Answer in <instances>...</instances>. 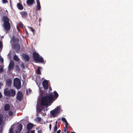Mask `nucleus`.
<instances>
[{"instance_id": "35", "label": "nucleus", "mask_w": 133, "mask_h": 133, "mask_svg": "<svg viewBox=\"0 0 133 133\" xmlns=\"http://www.w3.org/2000/svg\"><path fill=\"white\" fill-rule=\"evenodd\" d=\"M67 131H68V127H65V128H64V132H65L66 131H67Z\"/></svg>"}, {"instance_id": "42", "label": "nucleus", "mask_w": 133, "mask_h": 133, "mask_svg": "<svg viewBox=\"0 0 133 133\" xmlns=\"http://www.w3.org/2000/svg\"><path fill=\"white\" fill-rule=\"evenodd\" d=\"M61 131V130H59L56 133H60Z\"/></svg>"}, {"instance_id": "24", "label": "nucleus", "mask_w": 133, "mask_h": 133, "mask_svg": "<svg viewBox=\"0 0 133 133\" xmlns=\"http://www.w3.org/2000/svg\"><path fill=\"white\" fill-rule=\"evenodd\" d=\"M42 69L41 67H38V69L37 70V72L38 74H41V72H40V69Z\"/></svg>"}, {"instance_id": "8", "label": "nucleus", "mask_w": 133, "mask_h": 133, "mask_svg": "<svg viewBox=\"0 0 133 133\" xmlns=\"http://www.w3.org/2000/svg\"><path fill=\"white\" fill-rule=\"evenodd\" d=\"M22 18H26L28 15V13L26 11H22L20 12Z\"/></svg>"}, {"instance_id": "53", "label": "nucleus", "mask_w": 133, "mask_h": 133, "mask_svg": "<svg viewBox=\"0 0 133 133\" xmlns=\"http://www.w3.org/2000/svg\"><path fill=\"white\" fill-rule=\"evenodd\" d=\"M1 66H2V65H0V67Z\"/></svg>"}, {"instance_id": "54", "label": "nucleus", "mask_w": 133, "mask_h": 133, "mask_svg": "<svg viewBox=\"0 0 133 133\" xmlns=\"http://www.w3.org/2000/svg\"><path fill=\"white\" fill-rule=\"evenodd\" d=\"M71 133H74V132H71Z\"/></svg>"}, {"instance_id": "19", "label": "nucleus", "mask_w": 133, "mask_h": 133, "mask_svg": "<svg viewBox=\"0 0 133 133\" xmlns=\"http://www.w3.org/2000/svg\"><path fill=\"white\" fill-rule=\"evenodd\" d=\"M23 57L24 59L27 62L30 59V57L29 56L25 54H24L23 55Z\"/></svg>"}, {"instance_id": "23", "label": "nucleus", "mask_w": 133, "mask_h": 133, "mask_svg": "<svg viewBox=\"0 0 133 133\" xmlns=\"http://www.w3.org/2000/svg\"><path fill=\"white\" fill-rule=\"evenodd\" d=\"M15 64L13 61H11L8 66H14Z\"/></svg>"}, {"instance_id": "14", "label": "nucleus", "mask_w": 133, "mask_h": 133, "mask_svg": "<svg viewBox=\"0 0 133 133\" xmlns=\"http://www.w3.org/2000/svg\"><path fill=\"white\" fill-rule=\"evenodd\" d=\"M36 0L37 2L36 9L38 10H40L41 8V6L40 2L39 0Z\"/></svg>"}, {"instance_id": "46", "label": "nucleus", "mask_w": 133, "mask_h": 133, "mask_svg": "<svg viewBox=\"0 0 133 133\" xmlns=\"http://www.w3.org/2000/svg\"><path fill=\"white\" fill-rule=\"evenodd\" d=\"M49 88V90H51H51L52 89H51V87L50 86Z\"/></svg>"}, {"instance_id": "18", "label": "nucleus", "mask_w": 133, "mask_h": 133, "mask_svg": "<svg viewBox=\"0 0 133 133\" xmlns=\"http://www.w3.org/2000/svg\"><path fill=\"white\" fill-rule=\"evenodd\" d=\"M13 45L14 48H16L18 50H19L20 49V45L18 43L15 44L14 43L13 44Z\"/></svg>"}, {"instance_id": "48", "label": "nucleus", "mask_w": 133, "mask_h": 133, "mask_svg": "<svg viewBox=\"0 0 133 133\" xmlns=\"http://www.w3.org/2000/svg\"><path fill=\"white\" fill-rule=\"evenodd\" d=\"M41 132V131L40 130H38V133H40V132Z\"/></svg>"}, {"instance_id": "20", "label": "nucleus", "mask_w": 133, "mask_h": 133, "mask_svg": "<svg viewBox=\"0 0 133 133\" xmlns=\"http://www.w3.org/2000/svg\"><path fill=\"white\" fill-rule=\"evenodd\" d=\"M10 106L8 104H6L4 107V109L5 111H7L10 108Z\"/></svg>"}, {"instance_id": "1", "label": "nucleus", "mask_w": 133, "mask_h": 133, "mask_svg": "<svg viewBox=\"0 0 133 133\" xmlns=\"http://www.w3.org/2000/svg\"><path fill=\"white\" fill-rule=\"evenodd\" d=\"M58 96L57 92L55 91L54 95L52 93L47 94L46 96L43 97L41 99V105L47 106L53 100H56Z\"/></svg>"}, {"instance_id": "12", "label": "nucleus", "mask_w": 133, "mask_h": 133, "mask_svg": "<svg viewBox=\"0 0 133 133\" xmlns=\"http://www.w3.org/2000/svg\"><path fill=\"white\" fill-rule=\"evenodd\" d=\"M22 129V125L21 124H20L18 125L17 128V130L16 132L19 133L21 132Z\"/></svg>"}, {"instance_id": "4", "label": "nucleus", "mask_w": 133, "mask_h": 133, "mask_svg": "<svg viewBox=\"0 0 133 133\" xmlns=\"http://www.w3.org/2000/svg\"><path fill=\"white\" fill-rule=\"evenodd\" d=\"M61 112L60 108L59 106H57L56 108L50 111V114L52 116L55 117L56 115Z\"/></svg>"}, {"instance_id": "38", "label": "nucleus", "mask_w": 133, "mask_h": 133, "mask_svg": "<svg viewBox=\"0 0 133 133\" xmlns=\"http://www.w3.org/2000/svg\"><path fill=\"white\" fill-rule=\"evenodd\" d=\"M65 127H68V123L67 121H66L65 122Z\"/></svg>"}, {"instance_id": "39", "label": "nucleus", "mask_w": 133, "mask_h": 133, "mask_svg": "<svg viewBox=\"0 0 133 133\" xmlns=\"http://www.w3.org/2000/svg\"><path fill=\"white\" fill-rule=\"evenodd\" d=\"M2 44L1 41H0V49H1L2 46Z\"/></svg>"}, {"instance_id": "17", "label": "nucleus", "mask_w": 133, "mask_h": 133, "mask_svg": "<svg viewBox=\"0 0 133 133\" xmlns=\"http://www.w3.org/2000/svg\"><path fill=\"white\" fill-rule=\"evenodd\" d=\"M33 125L31 123H28L27 125V129L29 131L33 127Z\"/></svg>"}, {"instance_id": "30", "label": "nucleus", "mask_w": 133, "mask_h": 133, "mask_svg": "<svg viewBox=\"0 0 133 133\" xmlns=\"http://www.w3.org/2000/svg\"><path fill=\"white\" fill-rule=\"evenodd\" d=\"M13 129L12 128H11L9 130V133H13Z\"/></svg>"}, {"instance_id": "55", "label": "nucleus", "mask_w": 133, "mask_h": 133, "mask_svg": "<svg viewBox=\"0 0 133 133\" xmlns=\"http://www.w3.org/2000/svg\"><path fill=\"white\" fill-rule=\"evenodd\" d=\"M23 67V68H24L25 67Z\"/></svg>"}, {"instance_id": "37", "label": "nucleus", "mask_w": 133, "mask_h": 133, "mask_svg": "<svg viewBox=\"0 0 133 133\" xmlns=\"http://www.w3.org/2000/svg\"><path fill=\"white\" fill-rule=\"evenodd\" d=\"M16 69L18 71H19L20 70L19 67H16Z\"/></svg>"}, {"instance_id": "28", "label": "nucleus", "mask_w": 133, "mask_h": 133, "mask_svg": "<svg viewBox=\"0 0 133 133\" xmlns=\"http://www.w3.org/2000/svg\"><path fill=\"white\" fill-rule=\"evenodd\" d=\"M0 61L2 64L3 63V59L1 56H0Z\"/></svg>"}, {"instance_id": "11", "label": "nucleus", "mask_w": 133, "mask_h": 133, "mask_svg": "<svg viewBox=\"0 0 133 133\" xmlns=\"http://www.w3.org/2000/svg\"><path fill=\"white\" fill-rule=\"evenodd\" d=\"M27 4L29 6L32 5L35 2L34 0H27Z\"/></svg>"}, {"instance_id": "25", "label": "nucleus", "mask_w": 133, "mask_h": 133, "mask_svg": "<svg viewBox=\"0 0 133 133\" xmlns=\"http://www.w3.org/2000/svg\"><path fill=\"white\" fill-rule=\"evenodd\" d=\"M41 118L40 117H37L35 119V121L38 122H41Z\"/></svg>"}, {"instance_id": "51", "label": "nucleus", "mask_w": 133, "mask_h": 133, "mask_svg": "<svg viewBox=\"0 0 133 133\" xmlns=\"http://www.w3.org/2000/svg\"><path fill=\"white\" fill-rule=\"evenodd\" d=\"M67 133H70L68 131H67Z\"/></svg>"}, {"instance_id": "21", "label": "nucleus", "mask_w": 133, "mask_h": 133, "mask_svg": "<svg viewBox=\"0 0 133 133\" xmlns=\"http://www.w3.org/2000/svg\"><path fill=\"white\" fill-rule=\"evenodd\" d=\"M17 6L19 9L21 10L23 9V6L21 4L19 3H18L17 4Z\"/></svg>"}, {"instance_id": "31", "label": "nucleus", "mask_w": 133, "mask_h": 133, "mask_svg": "<svg viewBox=\"0 0 133 133\" xmlns=\"http://www.w3.org/2000/svg\"><path fill=\"white\" fill-rule=\"evenodd\" d=\"M8 115H9L10 116L13 115V112L11 111H9L8 112Z\"/></svg>"}, {"instance_id": "52", "label": "nucleus", "mask_w": 133, "mask_h": 133, "mask_svg": "<svg viewBox=\"0 0 133 133\" xmlns=\"http://www.w3.org/2000/svg\"><path fill=\"white\" fill-rule=\"evenodd\" d=\"M16 66L17 67V66H19L18 65H16Z\"/></svg>"}, {"instance_id": "2", "label": "nucleus", "mask_w": 133, "mask_h": 133, "mask_svg": "<svg viewBox=\"0 0 133 133\" xmlns=\"http://www.w3.org/2000/svg\"><path fill=\"white\" fill-rule=\"evenodd\" d=\"M33 55L34 59L35 61L42 63H44V61L42 57H40L38 54L34 52L33 53Z\"/></svg>"}, {"instance_id": "47", "label": "nucleus", "mask_w": 133, "mask_h": 133, "mask_svg": "<svg viewBox=\"0 0 133 133\" xmlns=\"http://www.w3.org/2000/svg\"><path fill=\"white\" fill-rule=\"evenodd\" d=\"M2 95L1 94V93L0 92V98H1L2 97Z\"/></svg>"}, {"instance_id": "32", "label": "nucleus", "mask_w": 133, "mask_h": 133, "mask_svg": "<svg viewBox=\"0 0 133 133\" xmlns=\"http://www.w3.org/2000/svg\"><path fill=\"white\" fill-rule=\"evenodd\" d=\"M62 121H63V122H66V121H66V119L65 118H64V117H62Z\"/></svg>"}, {"instance_id": "13", "label": "nucleus", "mask_w": 133, "mask_h": 133, "mask_svg": "<svg viewBox=\"0 0 133 133\" xmlns=\"http://www.w3.org/2000/svg\"><path fill=\"white\" fill-rule=\"evenodd\" d=\"M12 40L13 42L15 44L18 43L19 41L18 38H16L14 36L12 37Z\"/></svg>"}, {"instance_id": "3", "label": "nucleus", "mask_w": 133, "mask_h": 133, "mask_svg": "<svg viewBox=\"0 0 133 133\" xmlns=\"http://www.w3.org/2000/svg\"><path fill=\"white\" fill-rule=\"evenodd\" d=\"M14 87L17 89H19L21 86V83L20 80L18 78H16L14 80Z\"/></svg>"}, {"instance_id": "29", "label": "nucleus", "mask_w": 133, "mask_h": 133, "mask_svg": "<svg viewBox=\"0 0 133 133\" xmlns=\"http://www.w3.org/2000/svg\"><path fill=\"white\" fill-rule=\"evenodd\" d=\"M31 91V90L30 89H29L28 90H26V92L27 94L30 93Z\"/></svg>"}, {"instance_id": "44", "label": "nucleus", "mask_w": 133, "mask_h": 133, "mask_svg": "<svg viewBox=\"0 0 133 133\" xmlns=\"http://www.w3.org/2000/svg\"><path fill=\"white\" fill-rule=\"evenodd\" d=\"M19 25L20 26H22V25H23V24L22 23H19Z\"/></svg>"}, {"instance_id": "5", "label": "nucleus", "mask_w": 133, "mask_h": 133, "mask_svg": "<svg viewBox=\"0 0 133 133\" xmlns=\"http://www.w3.org/2000/svg\"><path fill=\"white\" fill-rule=\"evenodd\" d=\"M23 96L22 92L19 91L17 93L16 95V98L17 100L21 101L23 99Z\"/></svg>"}, {"instance_id": "43", "label": "nucleus", "mask_w": 133, "mask_h": 133, "mask_svg": "<svg viewBox=\"0 0 133 133\" xmlns=\"http://www.w3.org/2000/svg\"><path fill=\"white\" fill-rule=\"evenodd\" d=\"M35 130H32L31 131V133H35Z\"/></svg>"}, {"instance_id": "27", "label": "nucleus", "mask_w": 133, "mask_h": 133, "mask_svg": "<svg viewBox=\"0 0 133 133\" xmlns=\"http://www.w3.org/2000/svg\"><path fill=\"white\" fill-rule=\"evenodd\" d=\"M57 129V127L56 125H55L54 126V132H56Z\"/></svg>"}, {"instance_id": "22", "label": "nucleus", "mask_w": 133, "mask_h": 133, "mask_svg": "<svg viewBox=\"0 0 133 133\" xmlns=\"http://www.w3.org/2000/svg\"><path fill=\"white\" fill-rule=\"evenodd\" d=\"M13 59L14 60L17 61H18L19 60V58L16 55H14L13 57Z\"/></svg>"}, {"instance_id": "40", "label": "nucleus", "mask_w": 133, "mask_h": 133, "mask_svg": "<svg viewBox=\"0 0 133 133\" xmlns=\"http://www.w3.org/2000/svg\"><path fill=\"white\" fill-rule=\"evenodd\" d=\"M30 29H31V31L33 32H34V31H35V30H34V29L33 28H32V27H30Z\"/></svg>"}, {"instance_id": "49", "label": "nucleus", "mask_w": 133, "mask_h": 133, "mask_svg": "<svg viewBox=\"0 0 133 133\" xmlns=\"http://www.w3.org/2000/svg\"><path fill=\"white\" fill-rule=\"evenodd\" d=\"M57 121H56V122H55V125H57Z\"/></svg>"}, {"instance_id": "26", "label": "nucleus", "mask_w": 133, "mask_h": 133, "mask_svg": "<svg viewBox=\"0 0 133 133\" xmlns=\"http://www.w3.org/2000/svg\"><path fill=\"white\" fill-rule=\"evenodd\" d=\"M3 117L2 115H0V125H1L3 122Z\"/></svg>"}, {"instance_id": "36", "label": "nucleus", "mask_w": 133, "mask_h": 133, "mask_svg": "<svg viewBox=\"0 0 133 133\" xmlns=\"http://www.w3.org/2000/svg\"><path fill=\"white\" fill-rule=\"evenodd\" d=\"M8 67V70L9 71H10L12 70L14 67Z\"/></svg>"}, {"instance_id": "16", "label": "nucleus", "mask_w": 133, "mask_h": 133, "mask_svg": "<svg viewBox=\"0 0 133 133\" xmlns=\"http://www.w3.org/2000/svg\"><path fill=\"white\" fill-rule=\"evenodd\" d=\"M3 21L4 23H9V19L6 16H4L3 18Z\"/></svg>"}, {"instance_id": "15", "label": "nucleus", "mask_w": 133, "mask_h": 133, "mask_svg": "<svg viewBox=\"0 0 133 133\" xmlns=\"http://www.w3.org/2000/svg\"><path fill=\"white\" fill-rule=\"evenodd\" d=\"M10 96H14L16 95V92L15 90L10 89Z\"/></svg>"}, {"instance_id": "9", "label": "nucleus", "mask_w": 133, "mask_h": 133, "mask_svg": "<svg viewBox=\"0 0 133 133\" xmlns=\"http://www.w3.org/2000/svg\"><path fill=\"white\" fill-rule=\"evenodd\" d=\"M10 89H9L8 88H6L4 90V94L5 95L10 96Z\"/></svg>"}, {"instance_id": "10", "label": "nucleus", "mask_w": 133, "mask_h": 133, "mask_svg": "<svg viewBox=\"0 0 133 133\" xmlns=\"http://www.w3.org/2000/svg\"><path fill=\"white\" fill-rule=\"evenodd\" d=\"M12 83V81L10 79H8L6 81V86L9 87H10Z\"/></svg>"}, {"instance_id": "45", "label": "nucleus", "mask_w": 133, "mask_h": 133, "mask_svg": "<svg viewBox=\"0 0 133 133\" xmlns=\"http://www.w3.org/2000/svg\"><path fill=\"white\" fill-rule=\"evenodd\" d=\"M41 18H39V20H38V21L39 23H40V22L41 21Z\"/></svg>"}, {"instance_id": "7", "label": "nucleus", "mask_w": 133, "mask_h": 133, "mask_svg": "<svg viewBox=\"0 0 133 133\" xmlns=\"http://www.w3.org/2000/svg\"><path fill=\"white\" fill-rule=\"evenodd\" d=\"M42 85L44 89H48L49 85L48 82L47 80H45L43 81L42 82Z\"/></svg>"}, {"instance_id": "34", "label": "nucleus", "mask_w": 133, "mask_h": 133, "mask_svg": "<svg viewBox=\"0 0 133 133\" xmlns=\"http://www.w3.org/2000/svg\"><path fill=\"white\" fill-rule=\"evenodd\" d=\"M4 71L3 69L1 67V68H0V73H1L2 72Z\"/></svg>"}, {"instance_id": "50", "label": "nucleus", "mask_w": 133, "mask_h": 133, "mask_svg": "<svg viewBox=\"0 0 133 133\" xmlns=\"http://www.w3.org/2000/svg\"><path fill=\"white\" fill-rule=\"evenodd\" d=\"M29 131H28L26 133H30Z\"/></svg>"}, {"instance_id": "41", "label": "nucleus", "mask_w": 133, "mask_h": 133, "mask_svg": "<svg viewBox=\"0 0 133 133\" xmlns=\"http://www.w3.org/2000/svg\"><path fill=\"white\" fill-rule=\"evenodd\" d=\"M49 128H50V129L51 130V124H50L49 125Z\"/></svg>"}, {"instance_id": "33", "label": "nucleus", "mask_w": 133, "mask_h": 133, "mask_svg": "<svg viewBox=\"0 0 133 133\" xmlns=\"http://www.w3.org/2000/svg\"><path fill=\"white\" fill-rule=\"evenodd\" d=\"M2 2L3 3L5 4L6 3H8V1L7 0H2Z\"/></svg>"}, {"instance_id": "6", "label": "nucleus", "mask_w": 133, "mask_h": 133, "mask_svg": "<svg viewBox=\"0 0 133 133\" xmlns=\"http://www.w3.org/2000/svg\"><path fill=\"white\" fill-rule=\"evenodd\" d=\"M3 27L6 31H9L11 28L10 24V23H4Z\"/></svg>"}]
</instances>
